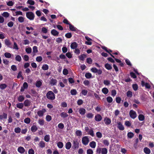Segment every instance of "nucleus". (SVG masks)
Returning <instances> with one entry per match:
<instances>
[{"instance_id": "f257e3e1", "label": "nucleus", "mask_w": 154, "mask_h": 154, "mask_svg": "<svg viewBox=\"0 0 154 154\" xmlns=\"http://www.w3.org/2000/svg\"><path fill=\"white\" fill-rule=\"evenodd\" d=\"M107 149L105 148L98 147L96 150L97 153L99 154H107Z\"/></svg>"}, {"instance_id": "f03ea898", "label": "nucleus", "mask_w": 154, "mask_h": 154, "mask_svg": "<svg viewBox=\"0 0 154 154\" xmlns=\"http://www.w3.org/2000/svg\"><path fill=\"white\" fill-rule=\"evenodd\" d=\"M46 97L48 99L51 100H54L55 98L54 93L51 91H49L47 93Z\"/></svg>"}, {"instance_id": "7ed1b4c3", "label": "nucleus", "mask_w": 154, "mask_h": 154, "mask_svg": "<svg viewBox=\"0 0 154 154\" xmlns=\"http://www.w3.org/2000/svg\"><path fill=\"white\" fill-rule=\"evenodd\" d=\"M26 16L27 18L31 20L34 19L35 16L34 14L32 12H26Z\"/></svg>"}, {"instance_id": "20e7f679", "label": "nucleus", "mask_w": 154, "mask_h": 154, "mask_svg": "<svg viewBox=\"0 0 154 154\" xmlns=\"http://www.w3.org/2000/svg\"><path fill=\"white\" fill-rule=\"evenodd\" d=\"M73 147L74 149H77L79 147V142L78 140L75 139L73 141Z\"/></svg>"}, {"instance_id": "39448f33", "label": "nucleus", "mask_w": 154, "mask_h": 154, "mask_svg": "<svg viewBox=\"0 0 154 154\" xmlns=\"http://www.w3.org/2000/svg\"><path fill=\"white\" fill-rule=\"evenodd\" d=\"M89 141V139L88 136H85L82 137V142L83 145H87L88 144Z\"/></svg>"}, {"instance_id": "423d86ee", "label": "nucleus", "mask_w": 154, "mask_h": 154, "mask_svg": "<svg viewBox=\"0 0 154 154\" xmlns=\"http://www.w3.org/2000/svg\"><path fill=\"white\" fill-rule=\"evenodd\" d=\"M91 71L94 73H97L98 75H101L102 71L101 69H98L95 67L92 68L91 69Z\"/></svg>"}, {"instance_id": "0eeeda50", "label": "nucleus", "mask_w": 154, "mask_h": 154, "mask_svg": "<svg viewBox=\"0 0 154 154\" xmlns=\"http://www.w3.org/2000/svg\"><path fill=\"white\" fill-rule=\"evenodd\" d=\"M129 115L130 117L133 119H135L137 116L136 112L132 110L130 111L129 112Z\"/></svg>"}, {"instance_id": "6e6552de", "label": "nucleus", "mask_w": 154, "mask_h": 154, "mask_svg": "<svg viewBox=\"0 0 154 154\" xmlns=\"http://www.w3.org/2000/svg\"><path fill=\"white\" fill-rule=\"evenodd\" d=\"M46 112V110L45 109H42V110L38 111L37 114L38 116L40 117H42L44 115L45 113Z\"/></svg>"}, {"instance_id": "1a4fd4ad", "label": "nucleus", "mask_w": 154, "mask_h": 154, "mask_svg": "<svg viewBox=\"0 0 154 154\" xmlns=\"http://www.w3.org/2000/svg\"><path fill=\"white\" fill-rule=\"evenodd\" d=\"M102 119V117L100 114H97L95 116L94 119L97 122H100Z\"/></svg>"}, {"instance_id": "9d476101", "label": "nucleus", "mask_w": 154, "mask_h": 154, "mask_svg": "<svg viewBox=\"0 0 154 154\" xmlns=\"http://www.w3.org/2000/svg\"><path fill=\"white\" fill-rule=\"evenodd\" d=\"M57 82V80L56 79L52 78L50 80V84L52 86L56 85Z\"/></svg>"}, {"instance_id": "9b49d317", "label": "nucleus", "mask_w": 154, "mask_h": 154, "mask_svg": "<svg viewBox=\"0 0 154 154\" xmlns=\"http://www.w3.org/2000/svg\"><path fill=\"white\" fill-rule=\"evenodd\" d=\"M18 152L21 154L24 153L25 152V150L24 148L22 146H20L17 149Z\"/></svg>"}, {"instance_id": "f8f14e48", "label": "nucleus", "mask_w": 154, "mask_h": 154, "mask_svg": "<svg viewBox=\"0 0 154 154\" xmlns=\"http://www.w3.org/2000/svg\"><path fill=\"white\" fill-rule=\"evenodd\" d=\"M86 110L83 108H81L79 109V112L81 115H84L86 113Z\"/></svg>"}, {"instance_id": "ddd939ff", "label": "nucleus", "mask_w": 154, "mask_h": 154, "mask_svg": "<svg viewBox=\"0 0 154 154\" xmlns=\"http://www.w3.org/2000/svg\"><path fill=\"white\" fill-rule=\"evenodd\" d=\"M104 121L106 125H109L111 123L110 119L108 117H106L104 119Z\"/></svg>"}, {"instance_id": "4468645a", "label": "nucleus", "mask_w": 154, "mask_h": 154, "mask_svg": "<svg viewBox=\"0 0 154 154\" xmlns=\"http://www.w3.org/2000/svg\"><path fill=\"white\" fill-rule=\"evenodd\" d=\"M42 81L41 80H37L35 83L36 86L38 88H40L42 85Z\"/></svg>"}, {"instance_id": "2eb2a0df", "label": "nucleus", "mask_w": 154, "mask_h": 154, "mask_svg": "<svg viewBox=\"0 0 154 154\" xmlns=\"http://www.w3.org/2000/svg\"><path fill=\"white\" fill-rule=\"evenodd\" d=\"M5 45L9 48H11V43L10 42V40L7 39L5 40Z\"/></svg>"}, {"instance_id": "dca6fc26", "label": "nucleus", "mask_w": 154, "mask_h": 154, "mask_svg": "<svg viewBox=\"0 0 154 154\" xmlns=\"http://www.w3.org/2000/svg\"><path fill=\"white\" fill-rule=\"evenodd\" d=\"M31 104V102L28 100H26L24 102L23 104L25 106H29Z\"/></svg>"}, {"instance_id": "f3484780", "label": "nucleus", "mask_w": 154, "mask_h": 154, "mask_svg": "<svg viewBox=\"0 0 154 154\" xmlns=\"http://www.w3.org/2000/svg\"><path fill=\"white\" fill-rule=\"evenodd\" d=\"M51 33L54 36H58L59 34V32L55 29H53L51 31Z\"/></svg>"}, {"instance_id": "a211bd4d", "label": "nucleus", "mask_w": 154, "mask_h": 154, "mask_svg": "<svg viewBox=\"0 0 154 154\" xmlns=\"http://www.w3.org/2000/svg\"><path fill=\"white\" fill-rule=\"evenodd\" d=\"M7 118V114L3 113L2 115H0V121L4 119H6Z\"/></svg>"}, {"instance_id": "6ab92c4d", "label": "nucleus", "mask_w": 154, "mask_h": 154, "mask_svg": "<svg viewBox=\"0 0 154 154\" xmlns=\"http://www.w3.org/2000/svg\"><path fill=\"white\" fill-rule=\"evenodd\" d=\"M78 44L76 42H73L71 45V48L72 49H75L77 48Z\"/></svg>"}, {"instance_id": "aec40b11", "label": "nucleus", "mask_w": 154, "mask_h": 154, "mask_svg": "<svg viewBox=\"0 0 154 154\" xmlns=\"http://www.w3.org/2000/svg\"><path fill=\"white\" fill-rule=\"evenodd\" d=\"M118 124V127L120 130L122 131L124 130V128L121 122H119Z\"/></svg>"}, {"instance_id": "412c9836", "label": "nucleus", "mask_w": 154, "mask_h": 154, "mask_svg": "<svg viewBox=\"0 0 154 154\" xmlns=\"http://www.w3.org/2000/svg\"><path fill=\"white\" fill-rule=\"evenodd\" d=\"M38 145L41 148H44L45 146V143L43 141H40L38 144Z\"/></svg>"}, {"instance_id": "4be33fe9", "label": "nucleus", "mask_w": 154, "mask_h": 154, "mask_svg": "<svg viewBox=\"0 0 154 154\" xmlns=\"http://www.w3.org/2000/svg\"><path fill=\"white\" fill-rule=\"evenodd\" d=\"M143 151L146 154H149L151 152L150 150L147 147L143 149Z\"/></svg>"}, {"instance_id": "5701e85b", "label": "nucleus", "mask_w": 154, "mask_h": 154, "mask_svg": "<svg viewBox=\"0 0 154 154\" xmlns=\"http://www.w3.org/2000/svg\"><path fill=\"white\" fill-rule=\"evenodd\" d=\"M71 143L69 142L66 143L65 145V147L67 149H69L71 148Z\"/></svg>"}, {"instance_id": "b1692460", "label": "nucleus", "mask_w": 154, "mask_h": 154, "mask_svg": "<svg viewBox=\"0 0 154 154\" xmlns=\"http://www.w3.org/2000/svg\"><path fill=\"white\" fill-rule=\"evenodd\" d=\"M89 145L91 148H94L96 146V142L94 141H92L90 143Z\"/></svg>"}, {"instance_id": "393cba45", "label": "nucleus", "mask_w": 154, "mask_h": 154, "mask_svg": "<svg viewBox=\"0 0 154 154\" xmlns=\"http://www.w3.org/2000/svg\"><path fill=\"white\" fill-rule=\"evenodd\" d=\"M60 115L61 117L63 119L67 117L68 116V114L64 112H61Z\"/></svg>"}, {"instance_id": "a878e982", "label": "nucleus", "mask_w": 154, "mask_h": 154, "mask_svg": "<svg viewBox=\"0 0 154 154\" xmlns=\"http://www.w3.org/2000/svg\"><path fill=\"white\" fill-rule=\"evenodd\" d=\"M24 106L23 103H18L16 104L17 107L19 109H22Z\"/></svg>"}, {"instance_id": "bb28decb", "label": "nucleus", "mask_w": 154, "mask_h": 154, "mask_svg": "<svg viewBox=\"0 0 154 154\" xmlns=\"http://www.w3.org/2000/svg\"><path fill=\"white\" fill-rule=\"evenodd\" d=\"M17 99L19 102H22L24 100V97L23 95H20L18 97Z\"/></svg>"}, {"instance_id": "cd10ccee", "label": "nucleus", "mask_w": 154, "mask_h": 154, "mask_svg": "<svg viewBox=\"0 0 154 154\" xmlns=\"http://www.w3.org/2000/svg\"><path fill=\"white\" fill-rule=\"evenodd\" d=\"M87 57L86 55L85 54H82L79 56V59L82 61H83Z\"/></svg>"}, {"instance_id": "c85d7f7f", "label": "nucleus", "mask_w": 154, "mask_h": 154, "mask_svg": "<svg viewBox=\"0 0 154 154\" xmlns=\"http://www.w3.org/2000/svg\"><path fill=\"white\" fill-rule=\"evenodd\" d=\"M94 114L91 113H88L86 114V117L89 119H92L94 117Z\"/></svg>"}, {"instance_id": "c756f323", "label": "nucleus", "mask_w": 154, "mask_h": 154, "mask_svg": "<svg viewBox=\"0 0 154 154\" xmlns=\"http://www.w3.org/2000/svg\"><path fill=\"white\" fill-rule=\"evenodd\" d=\"M102 91L103 94H106L108 93L109 90L107 88H102Z\"/></svg>"}, {"instance_id": "7c9ffc66", "label": "nucleus", "mask_w": 154, "mask_h": 154, "mask_svg": "<svg viewBox=\"0 0 154 154\" xmlns=\"http://www.w3.org/2000/svg\"><path fill=\"white\" fill-rule=\"evenodd\" d=\"M15 60L18 62H20L22 58L21 56L19 55H16L15 58Z\"/></svg>"}, {"instance_id": "2f4dec72", "label": "nucleus", "mask_w": 154, "mask_h": 154, "mask_svg": "<svg viewBox=\"0 0 154 154\" xmlns=\"http://www.w3.org/2000/svg\"><path fill=\"white\" fill-rule=\"evenodd\" d=\"M103 83L106 85H109L110 84V81L108 80H105L103 81Z\"/></svg>"}, {"instance_id": "473e14b6", "label": "nucleus", "mask_w": 154, "mask_h": 154, "mask_svg": "<svg viewBox=\"0 0 154 154\" xmlns=\"http://www.w3.org/2000/svg\"><path fill=\"white\" fill-rule=\"evenodd\" d=\"M127 96L129 98L133 96L132 92L130 91H128L126 93Z\"/></svg>"}, {"instance_id": "72a5a7b5", "label": "nucleus", "mask_w": 154, "mask_h": 154, "mask_svg": "<svg viewBox=\"0 0 154 154\" xmlns=\"http://www.w3.org/2000/svg\"><path fill=\"white\" fill-rule=\"evenodd\" d=\"M38 128L36 126L33 125L31 127V131L32 132H35L37 130Z\"/></svg>"}, {"instance_id": "f704fd0d", "label": "nucleus", "mask_w": 154, "mask_h": 154, "mask_svg": "<svg viewBox=\"0 0 154 154\" xmlns=\"http://www.w3.org/2000/svg\"><path fill=\"white\" fill-rule=\"evenodd\" d=\"M105 66L108 70H110L112 68V66L108 63H106L105 65Z\"/></svg>"}, {"instance_id": "c9c22d12", "label": "nucleus", "mask_w": 154, "mask_h": 154, "mask_svg": "<svg viewBox=\"0 0 154 154\" xmlns=\"http://www.w3.org/2000/svg\"><path fill=\"white\" fill-rule=\"evenodd\" d=\"M138 119L140 121H143L145 119L144 116L142 114H140L138 116Z\"/></svg>"}, {"instance_id": "e433bc0d", "label": "nucleus", "mask_w": 154, "mask_h": 154, "mask_svg": "<svg viewBox=\"0 0 154 154\" xmlns=\"http://www.w3.org/2000/svg\"><path fill=\"white\" fill-rule=\"evenodd\" d=\"M69 28L70 30L72 31H76V28L74 27L71 24L69 25Z\"/></svg>"}, {"instance_id": "4c0bfd02", "label": "nucleus", "mask_w": 154, "mask_h": 154, "mask_svg": "<svg viewBox=\"0 0 154 154\" xmlns=\"http://www.w3.org/2000/svg\"><path fill=\"white\" fill-rule=\"evenodd\" d=\"M38 123L41 126H43L44 124V121L42 119H39L38 120Z\"/></svg>"}, {"instance_id": "58836bf2", "label": "nucleus", "mask_w": 154, "mask_h": 154, "mask_svg": "<svg viewBox=\"0 0 154 154\" xmlns=\"http://www.w3.org/2000/svg\"><path fill=\"white\" fill-rule=\"evenodd\" d=\"M48 31V27H43L42 29V32L44 33H46Z\"/></svg>"}, {"instance_id": "ea45409f", "label": "nucleus", "mask_w": 154, "mask_h": 154, "mask_svg": "<svg viewBox=\"0 0 154 154\" xmlns=\"http://www.w3.org/2000/svg\"><path fill=\"white\" fill-rule=\"evenodd\" d=\"M70 93L72 95H75L77 94V91L75 89H72L70 91Z\"/></svg>"}, {"instance_id": "a19ab883", "label": "nucleus", "mask_w": 154, "mask_h": 154, "mask_svg": "<svg viewBox=\"0 0 154 154\" xmlns=\"http://www.w3.org/2000/svg\"><path fill=\"white\" fill-rule=\"evenodd\" d=\"M5 56L7 58H10L11 57V54L9 53L6 52L4 54Z\"/></svg>"}, {"instance_id": "79ce46f5", "label": "nucleus", "mask_w": 154, "mask_h": 154, "mask_svg": "<svg viewBox=\"0 0 154 154\" xmlns=\"http://www.w3.org/2000/svg\"><path fill=\"white\" fill-rule=\"evenodd\" d=\"M57 146L59 148L61 149L63 147V144L62 142L60 141L57 143Z\"/></svg>"}, {"instance_id": "37998d69", "label": "nucleus", "mask_w": 154, "mask_h": 154, "mask_svg": "<svg viewBox=\"0 0 154 154\" xmlns=\"http://www.w3.org/2000/svg\"><path fill=\"white\" fill-rule=\"evenodd\" d=\"M42 69L44 70H47L48 69V66L46 64L43 65L42 67Z\"/></svg>"}, {"instance_id": "c03bdc74", "label": "nucleus", "mask_w": 154, "mask_h": 154, "mask_svg": "<svg viewBox=\"0 0 154 154\" xmlns=\"http://www.w3.org/2000/svg\"><path fill=\"white\" fill-rule=\"evenodd\" d=\"M7 87V85L5 84L0 85V88L2 90L5 89Z\"/></svg>"}, {"instance_id": "a18cd8bd", "label": "nucleus", "mask_w": 154, "mask_h": 154, "mask_svg": "<svg viewBox=\"0 0 154 154\" xmlns=\"http://www.w3.org/2000/svg\"><path fill=\"white\" fill-rule=\"evenodd\" d=\"M75 134L77 136H81L82 135V133L81 131L78 130L76 131Z\"/></svg>"}, {"instance_id": "49530a36", "label": "nucleus", "mask_w": 154, "mask_h": 154, "mask_svg": "<svg viewBox=\"0 0 154 154\" xmlns=\"http://www.w3.org/2000/svg\"><path fill=\"white\" fill-rule=\"evenodd\" d=\"M106 100L108 103H111L112 102L113 99L111 97L109 96L106 98Z\"/></svg>"}, {"instance_id": "de8ad7c7", "label": "nucleus", "mask_w": 154, "mask_h": 154, "mask_svg": "<svg viewBox=\"0 0 154 154\" xmlns=\"http://www.w3.org/2000/svg\"><path fill=\"white\" fill-rule=\"evenodd\" d=\"M24 123L27 124H29L30 123V119L29 118H25L24 120Z\"/></svg>"}, {"instance_id": "09e8293b", "label": "nucleus", "mask_w": 154, "mask_h": 154, "mask_svg": "<svg viewBox=\"0 0 154 154\" xmlns=\"http://www.w3.org/2000/svg\"><path fill=\"white\" fill-rule=\"evenodd\" d=\"M50 139V136L49 135H46L45 136L44 140L46 142H48L49 141Z\"/></svg>"}, {"instance_id": "8fccbe9b", "label": "nucleus", "mask_w": 154, "mask_h": 154, "mask_svg": "<svg viewBox=\"0 0 154 154\" xmlns=\"http://www.w3.org/2000/svg\"><path fill=\"white\" fill-rule=\"evenodd\" d=\"M14 131L16 133H20L21 131V129L19 127H17L14 128Z\"/></svg>"}, {"instance_id": "3c124183", "label": "nucleus", "mask_w": 154, "mask_h": 154, "mask_svg": "<svg viewBox=\"0 0 154 154\" xmlns=\"http://www.w3.org/2000/svg\"><path fill=\"white\" fill-rule=\"evenodd\" d=\"M101 48L105 50L106 52L109 53L110 52H112V51L109 49V50H108L107 48L105 46H102L101 47Z\"/></svg>"}, {"instance_id": "603ef678", "label": "nucleus", "mask_w": 154, "mask_h": 154, "mask_svg": "<svg viewBox=\"0 0 154 154\" xmlns=\"http://www.w3.org/2000/svg\"><path fill=\"white\" fill-rule=\"evenodd\" d=\"M88 134L90 135L92 137L94 136V131L92 129L90 130L88 132Z\"/></svg>"}, {"instance_id": "864d4df0", "label": "nucleus", "mask_w": 154, "mask_h": 154, "mask_svg": "<svg viewBox=\"0 0 154 154\" xmlns=\"http://www.w3.org/2000/svg\"><path fill=\"white\" fill-rule=\"evenodd\" d=\"M132 87L134 90L135 91H137L138 88V86L137 84H133Z\"/></svg>"}, {"instance_id": "5fc2aeb1", "label": "nucleus", "mask_w": 154, "mask_h": 154, "mask_svg": "<svg viewBox=\"0 0 154 154\" xmlns=\"http://www.w3.org/2000/svg\"><path fill=\"white\" fill-rule=\"evenodd\" d=\"M85 76L86 78L89 79L91 77L92 75L90 73H87L85 74Z\"/></svg>"}, {"instance_id": "6e6d98bb", "label": "nucleus", "mask_w": 154, "mask_h": 154, "mask_svg": "<svg viewBox=\"0 0 154 154\" xmlns=\"http://www.w3.org/2000/svg\"><path fill=\"white\" fill-rule=\"evenodd\" d=\"M7 5L9 6H12L14 4V2H13L12 1H10L8 2H7Z\"/></svg>"}, {"instance_id": "4d7b16f0", "label": "nucleus", "mask_w": 154, "mask_h": 154, "mask_svg": "<svg viewBox=\"0 0 154 154\" xmlns=\"http://www.w3.org/2000/svg\"><path fill=\"white\" fill-rule=\"evenodd\" d=\"M51 119L52 118L50 116L48 115L46 116V119L47 121L49 122L51 120Z\"/></svg>"}, {"instance_id": "13d9d810", "label": "nucleus", "mask_w": 154, "mask_h": 154, "mask_svg": "<svg viewBox=\"0 0 154 154\" xmlns=\"http://www.w3.org/2000/svg\"><path fill=\"white\" fill-rule=\"evenodd\" d=\"M134 134L133 133L130 132L128 133L127 136L129 138H131L134 136Z\"/></svg>"}, {"instance_id": "bf43d9fd", "label": "nucleus", "mask_w": 154, "mask_h": 154, "mask_svg": "<svg viewBox=\"0 0 154 154\" xmlns=\"http://www.w3.org/2000/svg\"><path fill=\"white\" fill-rule=\"evenodd\" d=\"M37 47L36 46H34L33 47V52L35 53L38 52Z\"/></svg>"}, {"instance_id": "052dcab7", "label": "nucleus", "mask_w": 154, "mask_h": 154, "mask_svg": "<svg viewBox=\"0 0 154 154\" xmlns=\"http://www.w3.org/2000/svg\"><path fill=\"white\" fill-rule=\"evenodd\" d=\"M5 34L2 32L0 33V39H3L5 38Z\"/></svg>"}, {"instance_id": "680f3d73", "label": "nucleus", "mask_w": 154, "mask_h": 154, "mask_svg": "<svg viewBox=\"0 0 154 154\" xmlns=\"http://www.w3.org/2000/svg\"><path fill=\"white\" fill-rule=\"evenodd\" d=\"M96 136L97 137L100 138L102 137V134L100 132H97L96 133Z\"/></svg>"}, {"instance_id": "e2e57ef3", "label": "nucleus", "mask_w": 154, "mask_h": 154, "mask_svg": "<svg viewBox=\"0 0 154 154\" xmlns=\"http://www.w3.org/2000/svg\"><path fill=\"white\" fill-rule=\"evenodd\" d=\"M103 143L106 146H108L109 145V142L107 140H104L103 141Z\"/></svg>"}, {"instance_id": "0e129e2a", "label": "nucleus", "mask_w": 154, "mask_h": 154, "mask_svg": "<svg viewBox=\"0 0 154 154\" xmlns=\"http://www.w3.org/2000/svg\"><path fill=\"white\" fill-rule=\"evenodd\" d=\"M2 15L5 17H8L9 16V14L7 12H5L3 13Z\"/></svg>"}, {"instance_id": "69168bd1", "label": "nucleus", "mask_w": 154, "mask_h": 154, "mask_svg": "<svg viewBox=\"0 0 154 154\" xmlns=\"http://www.w3.org/2000/svg\"><path fill=\"white\" fill-rule=\"evenodd\" d=\"M26 51L28 54H30L32 51V49L31 48H28L26 49Z\"/></svg>"}, {"instance_id": "338daca9", "label": "nucleus", "mask_w": 154, "mask_h": 154, "mask_svg": "<svg viewBox=\"0 0 154 154\" xmlns=\"http://www.w3.org/2000/svg\"><path fill=\"white\" fill-rule=\"evenodd\" d=\"M116 94V91L115 90H113L111 91V95L113 97L115 96Z\"/></svg>"}, {"instance_id": "774afa93", "label": "nucleus", "mask_w": 154, "mask_h": 154, "mask_svg": "<svg viewBox=\"0 0 154 154\" xmlns=\"http://www.w3.org/2000/svg\"><path fill=\"white\" fill-rule=\"evenodd\" d=\"M18 21L20 23H22L24 21V19L23 17L20 16L18 18Z\"/></svg>"}]
</instances>
